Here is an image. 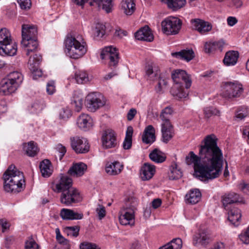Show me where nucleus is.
I'll return each instance as SVG.
<instances>
[{
	"instance_id": "10",
	"label": "nucleus",
	"mask_w": 249,
	"mask_h": 249,
	"mask_svg": "<svg viewBox=\"0 0 249 249\" xmlns=\"http://www.w3.org/2000/svg\"><path fill=\"white\" fill-rule=\"evenodd\" d=\"M105 104L102 95L97 92L89 93L86 97V105L89 110L92 112L103 107Z\"/></svg>"
},
{
	"instance_id": "41",
	"label": "nucleus",
	"mask_w": 249,
	"mask_h": 249,
	"mask_svg": "<svg viewBox=\"0 0 249 249\" xmlns=\"http://www.w3.org/2000/svg\"><path fill=\"white\" fill-rule=\"evenodd\" d=\"M145 76L147 78L151 80H155L157 79V77L160 74V71L158 69L154 70L152 64H148L145 68Z\"/></svg>"
},
{
	"instance_id": "22",
	"label": "nucleus",
	"mask_w": 249,
	"mask_h": 249,
	"mask_svg": "<svg viewBox=\"0 0 249 249\" xmlns=\"http://www.w3.org/2000/svg\"><path fill=\"white\" fill-rule=\"evenodd\" d=\"M156 172L155 166L149 163H145L141 168V176L142 180L151 179Z\"/></svg>"
},
{
	"instance_id": "2",
	"label": "nucleus",
	"mask_w": 249,
	"mask_h": 249,
	"mask_svg": "<svg viewBox=\"0 0 249 249\" xmlns=\"http://www.w3.org/2000/svg\"><path fill=\"white\" fill-rule=\"evenodd\" d=\"M4 190L8 193H18L25 187L24 177L15 165H10L3 175Z\"/></svg>"
},
{
	"instance_id": "48",
	"label": "nucleus",
	"mask_w": 249,
	"mask_h": 249,
	"mask_svg": "<svg viewBox=\"0 0 249 249\" xmlns=\"http://www.w3.org/2000/svg\"><path fill=\"white\" fill-rule=\"evenodd\" d=\"M168 176L171 180L178 179L182 177V172L177 167H173L170 169Z\"/></svg>"
},
{
	"instance_id": "61",
	"label": "nucleus",
	"mask_w": 249,
	"mask_h": 249,
	"mask_svg": "<svg viewBox=\"0 0 249 249\" xmlns=\"http://www.w3.org/2000/svg\"><path fill=\"white\" fill-rule=\"evenodd\" d=\"M96 211L98 214L99 219H102L106 215V210L104 206L98 205V207L96 208Z\"/></svg>"
},
{
	"instance_id": "45",
	"label": "nucleus",
	"mask_w": 249,
	"mask_h": 249,
	"mask_svg": "<svg viewBox=\"0 0 249 249\" xmlns=\"http://www.w3.org/2000/svg\"><path fill=\"white\" fill-rule=\"evenodd\" d=\"M138 205V201L136 198L130 197L126 201L125 204V209L132 210L134 212L136 210Z\"/></svg>"
},
{
	"instance_id": "32",
	"label": "nucleus",
	"mask_w": 249,
	"mask_h": 249,
	"mask_svg": "<svg viewBox=\"0 0 249 249\" xmlns=\"http://www.w3.org/2000/svg\"><path fill=\"white\" fill-rule=\"evenodd\" d=\"M228 211V220L235 226H238L241 217V211L235 207Z\"/></svg>"
},
{
	"instance_id": "63",
	"label": "nucleus",
	"mask_w": 249,
	"mask_h": 249,
	"mask_svg": "<svg viewBox=\"0 0 249 249\" xmlns=\"http://www.w3.org/2000/svg\"><path fill=\"white\" fill-rule=\"evenodd\" d=\"M243 5V2L241 0H231L230 3V6L235 8H240Z\"/></svg>"
},
{
	"instance_id": "44",
	"label": "nucleus",
	"mask_w": 249,
	"mask_h": 249,
	"mask_svg": "<svg viewBox=\"0 0 249 249\" xmlns=\"http://www.w3.org/2000/svg\"><path fill=\"white\" fill-rule=\"evenodd\" d=\"M75 79L78 84H85L89 81L87 73L83 71H76L75 74Z\"/></svg>"
},
{
	"instance_id": "15",
	"label": "nucleus",
	"mask_w": 249,
	"mask_h": 249,
	"mask_svg": "<svg viewBox=\"0 0 249 249\" xmlns=\"http://www.w3.org/2000/svg\"><path fill=\"white\" fill-rule=\"evenodd\" d=\"M193 29L197 31L201 35L207 34L212 29L211 23L200 18H194L190 20Z\"/></svg>"
},
{
	"instance_id": "59",
	"label": "nucleus",
	"mask_w": 249,
	"mask_h": 249,
	"mask_svg": "<svg viewBox=\"0 0 249 249\" xmlns=\"http://www.w3.org/2000/svg\"><path fill=\"white\" fill-rule=\"evenodd\" d=\"M80 249H100L95 244L83 242L80 245Z\"/></svg>"
},
{
	"instance_id": "54",
	"label": "nucleus",
	"mask_w": 249,
	"mask_h": 249,
	"mask_svg": "<svg viewBox=\"0 0 249 249\" xmlns=\"http://www.w3.org/2000/svg\"><path fill=\"white\" fill-rule=\"evenodd\" d=\"M21 9L27 10L30 9L32 3L31 0H17Z\"/></svg>"
},
{
	"instance_id": "9",
	"label": "nucleus",
	"mask_w": 249,
	"mask_h": 249,
	"mask_svg": "<svg viewBox=\"0 0 249 249\" xmlns=\"http://www.w3.org/2000/svg\"><path fill=\"white\" fill-rule=\"evenodd\" d=\"M224 86L225 90L223 95L226 98L239 97L243 91L242 85L237 81L225 82Z\"/></svg>"
},
{
	"instance_id": "6",
	"label": "nucleus",
	"mask_w": 249,
	"mask_h": 249,
	"mask_svg": "<svg viewBox=\"0 0 249 249\" xmlns=\"http://www.w3.org/2000/svg\"><path fill=\"white\" fill-rule=\"evenodd\" d=\"M101 58L107 61L111 69L115 68L118 64L119 53L116 47L112 46L105 47L101 52Z\"/></svg>"
},
{
	"instance_id": "40",
	"label": "nucleus",
	"mask_w": 249,
	"mask_h": 249,
	"mask_svg": "<svg viewBox=\"0 0 249 249\" xmlns=\"http://www.w3.org/2000/svg\"><path fill=\"white\" fill-rule=\"evenodd\" d=\"M167 4L168 8L177 10L182 7L185 4V0H160Z\"/></svg>"
},
{
	"instance_id": "12",
	"label": "nucleus",
	"mask_w": 249,
	"mask_h": 249,
	"mask_svg": "<svg viewBox=\"0 0 249 249\" xmlns=\"http://www.w3.org/2000/svg\"><path fill=\"white\" fill-rule=\"evenodd\" d=\"M172 78L174 84H185L186 89L190 88L192 85L190 75L184 70L178 69L174 71L172 73Z\"/></svg>"
},
{
	"instance_id": "39",
	"label": "nucleus",
	"mask_w": 249,
	"mask_h": 249,
	"mask_svg": "<svg viewBox=\"0 0 249 249\" xmlns=\"http://www.w3.org/2000/svg\"><path fill=\"white\" fill-rule=\"evenodd\" d=\"M6 78L18 88L19 87L23 80L22 74L18 71L10 72Z\"/></svg>"
},
{
	"instance_id": "34",
	"label": "nucleus",
	"mask_w": 249,
	"mask_h": 249,
	"mask_svg": "<svg viewBox=\"0 0 249 249\" xmlns=\"http://www.w3.org/2000/svg\"><path fill=\"white\" fill-rule=\"evenodd\" d=\"M209 237L207 231L204 230H200L198 233L193 237V244L196 245L198 243L205 245L208 243Z\"/></svg>"
},
{
	"instance_id": "28",
	"label": "nucleus",
	"mask_w": 249,
	"mask_h": 249,
	"mask_svg": "<svg viewBox=\"0 0 249 249\" xmlns=\"http://www.w3.org/2000/svg\"><path fill=\"white\" fill-rule=\"evenodd\" d=\"M119 221L123 225H130L134 224V212L132 210L125 209L123 213L119 216Z\"/></svg>"
},
{
	"instance_id": "60",
	"label": "nucleus",
	"mask_w": 249,
	"mask_h": 249,
	"mask_svg": "<svg viewBox=\"0 0 249 249\" xmlns=\"http://www.w3.org/2000/svg\"><path fill=\"white\" fill-rule=\"evenodd\" d=\"M239 239L244 244H249V227L248 228L246 232L243 234L239 235Z\"/></svg>"
},
{
	"instance_id": "51",
	"label": "nucleus",
	"mask_w": 249,
	"mask_h": 249,
	"mask_svg": "<svg viewBox=\"0 0 249 249\" xmlns=\"http://www.w3.org/2000/svg\"><path fill=\"white\" fill-rule=\"evenodd\" d=\"M168 244L171 249H181L182 246V240L179 238L173 239Z\"/></svg>"
},
{
	"instance_id": "38",
	"label": "nucleus",
	"mask_w": 249,
	"mask_h": 249,
	"mask_svg": "<svg viewBox=\"0 0 249 249\" xmlns=\"http://www.w3.org/2000/svg\"><path fill=\"white\" fill-rule=\"evenodd\" d=\"M223 43L222 41H210L206 42L204 45L205 52L206 53H212L216 50H222Z\"/></svg>"
},
{
	"instance_id": "50",
	"label": "nucleus",
	"mask_w": 249,
	"mask_h": 249,
	"mask_svg": "<svg viewBox=\"0 0 249 249\" xmlns=\"http://www.w3.org/2000/svg\"><path fill=\"white\" fill-rule=\"evenodd\" d=\"M80 227L78 226H70L66 228V231L68 235H71L76 237L79 235Z\"/></svg>"
},
{
	"instance_id": "23",
	"label": "nucleus",
	"mask_w": 249,
	"mask_h": 249,
	"mask_svg": "<svg viewBox=\"0 0 249 249\" xmlns=\"http://www.w3.org/2000/svg\"><path fill=\"white\" fill-rule=\"evenodd\" d=\"M77 124L81 129L86 131L92 126V120L89 115L82 114L77 118Z\"/></svg>"
},
{
	"instance_id": "3",
	"label": "nucleus",
	"mask_w": 249,
	"mask_h": 249,
	"mask_svg": "<svg viewBox=\"0 0 249 249\" xmlns=\"http://www.w3.org/2000/svg\"><path fill=\"white\" fill-rule=\"evenodd\" d=\"M21 34L22 39L21 43L24 47L26 55L29 56L31 52H34L37 49V28L33 25L23 24Z\"/></svg>"
},
{
	"instance_id": "49",
	"label": "nucleus",
	"mask_w": 249,
	"mask_h": 249,
	"mask_svg": "<svg viewBox=\"0 0 249 249\" xmlns=\"http://www.w3.org/2000/svg\"><path fill=\"white\" fill-rule=\"evenodd\" d=\"M204 114L206 118H209L213 115H219V111L213 107H207L204 108Z\"/></svg>"
},
{
	"instance_id": "8",
	"label": "nucleus",
	"mask_w": 249,
	"mask_h": 249,
	"mask_svg": "<svg viewBox=\"0 0 249 249\" xmlns=\"http://www.w3.org/2000/svg\"><path fill=\"white\" fill-rule=\"evenodd\" d=\"M181 21L176 17H170L161 22L162 30L168 35L178 34L181 28Z\"/></svg>"
},
{
	"instance_id": "52",
	"label": "nucleus",
	"mask_w": 249,
	"mask_h": 249,
	"mask_svg": "<svg viewBox=\"0 0 249 249\" xmlns=\"http://www.w3.org/2000/svg\"><path fill=\"white\" fill-rule=\"evenodd\" d=\"M71 104L74 107L75 110L79 112L81 110L83 106V100L80 98H74L72 100Z\"/></svg>"
},
{
	"instance_id": "46",
	"label": "nucleus",
	"mask_w": 249,
	"mask_h": 249,
	"mask_svg": "<svg viewBox=\"0 0 249 249\" xmlns=\"http://www.w3.org/2000/svg\"><path fill=\"white\" fill-rule=\"evenodd\" d=\"M94 2H96L99 5H102V8L105 10L107 13L111 12L112 6V0H94Z\"/></svg>"
},
{
	"instance_id": "35",
	"label": "nucleus",
	"mask_w": 249,
	"mask_h": 249,
	"mask_svg": "<svg viewBox=\"0 0 249 249\" xmlns=\"http://www.w3.org/2000/svg\"><path fill=\"white\" fill-rule=\"evenodd\" d=\"M51 163L48 160H42L39 164V168L42 176L44 178L49 177L53 173V169L51 168Z\"/></svg>"
},
{
	"instance_id": "4",
	"label": "nucleus",
	"mask_w": 249,
	"mask_h": 249,
	"mask_svg": "<svg viewBox=\"0 0 249 249\" xmlns=\"http://www.w3.org/2000/svg\"><path fill=\"white\" fill-rule=\"evenodd\" d=\"M65 53L70 57L78 59L87 52V46L84 41L81 42L71 35H68L65 40Z\"/></svg>"
},
{
	"instance_id": "53",
	"label": "nucleus",
	"mask_w": 249,
	"mask_h": 249,
	"mask_svg": "<svg viewBox=\"0 0 249 249\" xmlns=\"http://www.w3.org/2000/svg\"><path fill=\"white\" fill-rule=\"evenodd\" d=\"M55 149L57 152H58V156L59 160H61L66 152V148L65 146H63L61 143H59L56 145Z\"/></svg>"
},
{
	"instance_id": "57",
	"label": "nucleus",
	"mask_w": 249,
	"mask_h": 249,
	"mask_svg": "<svg viewBox=\"0 0 249 249\" xmlns=\"http://www.w3.org/2000/svg\"><path fill=\"white\" fill-rule=\"evenodd\" d=\"M25 249H39V246L33 239L27 241L25 242Z\"/></svg>"
},
{
	"instance_id": "47",
	"label": "nucleus",
	"mask_w": 249,
	"mask_h": 249,
	"mask_svg": "<svg viewBox=\"0 0 249 249\" xmlns=\"http://www.w3.org/2000/svg\"><path fill=\"white\" fill-rule=\"evenodd\" d=\"M106 27L105 26L101 23H97L96 25L94 30V36L98 38L103 37L105 34Z\"/></svg>"
},
{
	"instance_id": "30",
	"label": "nucleus",
	"mask_w": 249,
	"mask_h": 249,
	"mask_svg": "<svg viewBox=\"0 0 249 249\" xmlns=\"http://www.w3.org/2000/svg\"><path fill=\"white\" fill-rule=\"evenodd\" d=\"M239 53L237 51H231L227 52L225 55L223 62L227 66H234L237 61Z\"/></svg>"
},
{
	"instance_id": "62",
	"label": "nucleus",
	"mask_w": 249,
	"mask_h": 249,
	"mask_svg": "<svg viewBox=\"0 0 249 249\" xmlns=\"http://www.w3.org/2000/svg\"><path fill=\"white\" fill-rule=\"evenodd\" d=\"M46 90L48 93L50 95H52L54 92L55 89L53 81H50L48 83Z\"/></svg>"
},
{
	"instance_id": "24",
	"label": "nucleus",
	"mask_w": 249,
	"mask_h": 249,
	"mask_svg": "<svg viewBox=\"0 0 249 249\" xmlns=\"http://www.w3.org/2000/svg\"><path fill=\"white\" fill-rule=\"evenodd\" d=\"M87 169V165L83 162L73 163L68 170V174L72 177H80L84 174Z\"/></svg>"
},
{
	"instance_id": "11",
	"label": "nucleus",
	"mask_w": 249,
	"mask_h": 249,
	"mask_svg": "<svg viewBox=\"0 0 249 249\" xmlns=\"http://www.w3.org/2000/svg\"><path fill=\"white\" fill-rule=\"evenodd\" d=\"M72 180L66 175L60 174L53 187V190L56 193H62L72 186Z\"/></svg>"
},
{
	"instance_id": "37",
	"label": "nucleus",
	"mask_w": 249,
	"mask_h": 249,
	"mask_svg": "<svg viewBox=\"0 0 249 249\" xmlns=\"http://www.w3.org/2000/svg\"><path fill=\"white\" fill-rule=\"evenodd\" d=\"M149 157L156 163H162L165 160L166 158L164 153L157 148L149 154Z\"/></svg>"
},
{
	"instance_id": "33",
	"label": "nucleus",
	"mask_w": 249,
	"mask_h": 249,
	"mask_svg": "<svg viewBox=\"0 0 249 249\" xmlns=\"http://www.w3.org/2000/svg\"><path fill=\"white\" fill-rule=\"evenodd\" d=\"M23 150L27 156L31 157L36 155L39 150L36 143L34 141L24 143L23 144Z\"/></svg>"
},
{
	"instance_id": "21",
	"label": "nucleus",
	"mask_w": 249,
	"mask_h": 249,
	"mask_svg": "<svg viewBox=\"0 0 249 249\" xmlns=\"http://www.w3.org/2000/svg\"><path fill=\"white\" fill-rule=\"evenodd\" d=\"M60 216L63 220H79L83 218L82 213H78L72 210L66 208L61 210Z\"/></svg>"
},
{
	"instance_id": "27",
	"label": "nucleus",
	"mask_w": 249,
	"mask_h": 249,
	"mask_svg": "<svg viewBox=\"0 0 249 249\" xmlns=\"http://www.w3.org/2000/svg\"><path fill=\"white\" fill-rule=\"evenodd\" d=\"M184 85L174 84L173 86L171 92L172 94L176 98L182 99L185 98L188 95V89H184Z\"/></svg>"
},
{
	"instance_id": "25",
	"label": "nucleus",
	"mask_w": 249,
	"mask_h": 249,
	"mask_svg": "<svg viewBox=\"0 0 249 249\" xmlns=\"http://www.w3.org/2000/svg\"><path fill=\"white\" fill-rule=\"evenodd\" d=\"M155 130L152 125H149L145 128L142 136V141L145 144H151L156 140Z\"/></svg>"
},
{
	"instance_id": "58",
	"label": "nucleus",
	"mask_w": 249,
	"mask_h": 249,
	"mask_svg": "<svg viewBox=\"0 0 249 249\" xmlns=\"http://www.w3.org/2000/svg\"><path fill=\"white\" fill-rule=\"evenodd\" d=\"M43 108L42 104L38 101L34 102L31 107V111L33 113H38Z\"/></svg>"
},
{
	"instance_id": "16",
	"label": "nucleus",
	"mask_w": 249,
	"mask_h": 249,
	"mask_svg": "<svg viewBox=\"0 0 249 249\" xmlns=\"http://www.w3.org/2000/svg\"><path fill=\"white\" fill-rule=\"evenodd\" d=\"M102 141L103 146L105 148H114L117 144L116 134L112 129H107L103 133Z\"/></svg>"
},
{
	"instance_id": "64",
	"label": "nucleus",
	"mask_w": 249,
	"mask_h": 249,
	"mask_svg": "<svg viewBox=\"0 0 249 249\" xmlns=\"http://www.w3.org/2000/svg\"><path fill=\"white\" fill-rule=\"evenodd\" d=\"M132 146V139L125 138L123 142V146L124 149H129Z\"/></svg>"
},
{
	"instance_id": "26",
	"label": "nucleus",
	"mask_w": 249,
	"mask_h": 249,
	"mask_svg": "<svg viewBox=\"0 0 249 249\" xmlns=\"http://www.w3.org/2000/svg\"><path fill=\"white\" fill-rule=\"evenodd\" d=\"M173 56L189 62L195 57V53L192 49H186L172 53Z\"/></svg>"
},
{
	"instance_id": "31",
	"label": "nucleus",
	"mask_w": 249,
	"mask_h": 249,
	"mask_svg": "<svg viewBox=\"0 0 249 249\" xmlns=\"http://www.w3.org/2000/svg\"><path fill=\"white\" fill-rule=\"evenodd\" d=\"M123 165L118 161L108 162L106 164V171L110 175H116L121 173Z\"/></svg>"
},
{
	"instance_id": "43",
	"label": "nucleus",
	"mask_w": 249,
	"mask_h": 249,
	"mask_svg": "<svg viewBox=\"0 0 249 249\" xmlns=\"http://www.w3.org/2000/svg\"><path fill=\"white\" fill-rule=\"evenodd\" d=\"M173 108L168 106L162 110L160 116V118L162 121V124H165L166 122L171 123L170 119L173 114Z\"/></svg>"
},
{
	"instance_id": "5",
	"label": "nucleus",
	"mask_w": 249,
	"mask_h": 249,
	"mask_svg": "<svg viewBox=\"0 0 249 249\" xmlns=\"http://www.w3.org/2000/svg\"><path fill=\"white\" fill-rule=\"evenodd\" d=\"M17 45L12 41L10 33L6 28L0 30V55L13 56L16 54Z\"/></svg>"
},
{
	"instance_id": "55",
	"label": "nucleus",
	"mask_w": 249,
	"mask_h": 249,
	"mask_svg": "<svg viewBox=\"0 0 249 249\" xmlns=\"http://www.w3.org/2000/svg\"><path fill=\"white\" fill-rule=\"evenodd\" d=\"M248 115V110L247 107H241L236 113V118L242 119Z\"/></svg>"
},
{
	"instance_id": "20",
	"label": "nucleus",
	"mask_w": 249,
	"mask_h": 249,
	"mask_svg": "<svg viewBox=\"0 0 249 249\" xmlns=\"http://www.w3.org/2000/svg\"><path fill=\"white\" fill-rule=\"evenodd\" d=\"M162 141L167 143L174 135L173 127L171 123L161 124Z\"/></svg>"
},
{
	"instance_id": "14",
	"label": "nucleus",
	"mask_w": 249,
	"mask_h": 249,
	"mask_svg": "<svg viewBox=\"0 0 249 249\" xmlns=\"http://www.w3.org/2000/svg\"><path fill=\"white\" fill-rule=\"evenodd\" d=\"M70 140L71 147L76 153H86L89 151V146L86 139L74 137L71 138Z\"/></svg>"
},
{
	"instance_id": "36",
	"label": "nucleus",
	"mask_w": 249,
	"mask_h": 249,
	"mask_svg": "<svg viewBox=\"0 0 249 249\" xmlns=\"http://www.w3.org/2000/svg\"><path fill=\"white\" fill-rule=\"evenodd\" d=\"M122 9L126 15H131L135 10L134 0H123L121 2Z\"/></svg>"
},
{
	"instance_id": "29",
	"label": "nucleus",
	"mask_w": 249,
	"mask_h": 249,
	"mask_svg": "<svg viewBox=\"0 0 249 249\" xmlns=\"http://www.w3.org/2000/svg\"><path fill=\"white\" fill-rule=\"evenodd\" d=\"M201 197V193L198 189L191 190L185 196L186 203L191 204H195L198 202Z\"/></svg>"
},
{
	"instance_id": "42",
	"label": "nucleus",
	"mask_w": 249,
	"mask_h": 249,
	"mask_svg": "<svg viewBox=\"0 0 249 249\" xmlns=\"http://www.w3.org/2000/svg\"><path fill=\"white\" fill-rule=\"evenodd\" d=\"M145 76L147 78L151 80H155L157 79V77L160 74V71L158 69L154 70L152 64H148L145 68Z\"/></svg>"
},
{
	"instance_id": "19",
	"label": "nucleus",
	"mask_w": 249,
	"mask_h": 249,
	"mask_svg": "<svg viewBox=\"0 0 249 249\" xmlns=\"http://www.w3.org/2000/svg\"><path fill=\"white\" fill-rule=\"evenodd\" d=\"M18 88L7 78L0 83V94L7 95L14 93Z\"/></svg>"
},
{
	"instance_id": "1",
	"label": "nucleus",
	"mask_w": 249,
	"mask_h": 249,
	"mask_svg": "<svg viewBox=\"0 0 249 249\" xmlns=\"http://www.w3.org/2000/svg\"><path fill=\"white\" fill-rule=\"evenodd\" d=\"M217 140L214 134L207 135L199 146L198 156L190 151L186 157V163L193 164L195 174L202 181L217 178L222 173L224 158Z\"/></svg>"
},
{
	"instance_id": "56",
	"label": "nucleus",
	"mask_w": 249,
	"mask_h": 249,
	"mask_svg": "<svg viewBox=\"0 0 249 249\" xmlns=\"http://www.w3.org/2000/svg\"><path fill=\"white\" fill-rule=\"evenodd\" d=\"M71 115V111L68 108H63L59 112L60 118L64 120L68 119Z\"/></svg>"
},
{
	"instance_id": "13",
	"label": "nucleus",
	"mask_w": 249,
	"mask_h": 249,
	"mask_svg": "<svg viewBox=\"0 0 249 249\" xmlns=\"http://www.w3.org/2000/svg\"><path fill=\"white\" fill-rule=\"evenodd\" d=\"M41 61L42 56L39 53H36L33 56H31L29 59L28 66L32 73L33 79H37L42 76V71L39 69Z\"/></svg>"
},
{
	"instance_id": "18",
	"label": "nucleus",
	"mask_w": 249,
	"mask_h": 249,
	"mask_svg": "<svg viewBox=\"0 0 249 249\" xmlns=\"http://www.w3.org/2000/svg\"><path fill=\"white\" fill-rule=\"evenodd\" d=\"M136 39L147 42H151L153 40L154 36L149 27L145 26L142 28L135 34Z\"/></svg>"
},
{
	"instance_id": "17",
	"label": "nucleus",
	"mask_w": 249,
	"mask_h": 249,
	"mask_svg": "<svg viewBox=\"0 0 249 249\" xmlns=\"http://www.w3.org/2000/svg\"><path fill=\"white\" fill-rule=\"evenodd\" d=\"M221 201L222 203L223 207L226 210H229L231 209V204L242 202V199L240 196L239 195L233 192H231L223 195L221 196Z\"/></svg>"
},
{
	"instance_id": "7",
	"label": "nucleus",
	"mask_w": 249,
	"mask_h": 249,
	"mask_svg": "<svg viewBox=\"0 0 249 249\" xmlns=\"http://www.w3.org/2000/svg\"><path fill=\"white\" fill-rule=\"evenodd\" d=\"M82 200V197L79 191L74 187L64 190L60 197V202L66 206H72L80 202Z\"/></svg>"
}]
</instances>
